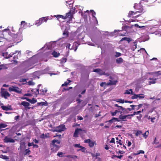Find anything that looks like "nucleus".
Segmentation results:
<instances>
[{
    "mask_svg": "<svg viewBox=\"0 0 161 161\" xmlns=\"http://www.w3.org/2000/svg\"><path fill=\"white\" fill-rule=\"evenodd\" d=\"M60 141L57 139H55L52 141L50 143L51 150L53 153H56L60 148Z\"/></svg>",
    "mask_w": 161,
    "mask_h": 161,
    "instance_id": "1",
    "label": "nucleus"
},
{
    "mask_svg": "<svg viewBox=\"0 0 161 161\" xmlns=\"http://www.w3.org/2000/svg\"><path fill=\"white\" fill-rule=\"evenodd\" d=\"M74 10L72 12H71V10H70L66 14L65 16H64L62 15H54L57 19H58L60 18H62L63 19H65L68 18L69 19V20H72L73 17V14H74Z\"/></svg>",
    "mask_w": 161,
    "mask_h": 161,
    "instance_id": "2",
    "label": "nucleus"
},
{
    "mask_svg": "<svg viewBox=\"0 0 161 161\" xmlns=\"http://www.w3.org/2000/svg\"><path fill=\"white\" fill-rule=\"evenodd\" d=\"M41 86V84H39L38 85V88L36 89V92H35V95H37L39 94L41 95H45V93L47 92V90L46 88L40 89V87Z\"/></svg>",
    "mask_w": 161,
    "mask_h": 161,
    "instance_id": "3",
    "label": "nucleus"
},
{
    "mask_svg": "<svg viewBox=\"0 0 161 161\" xmlns=\"http://www.w3.org/2000/svg\"><path fill=\"white\" fill-rule=\"evenodd\" d=\"M0 95L2 97H4L5 99H7V97L10 96V94L6 89L3 88L1 89Z\"/></svg>",
    "mask_w": 161,
    "mask_h": 161,
    "instance_id": "4",
    "label": "nucleus"
},
{
    "mask_svg": "<svg viewBox=\"0 0 161 161\" xmlns=\"http://www.w3.org/2000/svg\"><path fill=\"white\" fill-rule=\"evenodd\" d=\"M66 129L65 125H61L55 127V129L53 130V132H61L64 131Z\"/></svg>",
    "mask_w": 161,
    "mask_h": 161,
    "instance_id": "5",
    "label": "nucleus"
},
{
    "mask_svg": "<svg viewBox=\"0 0 161 161\" xmlns=\"http://www.w3.org/2000/svg\"><path fill=\"white\" fill-rule=\"evenodd\" d=\"M134 7L135 9L137 10L136 11L137 13L142 12L143 11V7L141 3H135Z\"/></svg>",
    "mask_w": 161,
    "mask_h": 161,
    "instance_id": "6",
    "label": "nucleus"
},
{
    "mask_svg": "<svg viewBox=\"0 0 161 161\" xmlns=\"http://www.w3.org/2000/svg\"><path fill=\"white\" fill-rule=\"evenodd\" d=\"M8 90L10 92H14L19 94H20L22 92V89L21 88L13 86L10 87L8 89Z\"/></svg>",
    "mask_w": 161,
    "mask_h": 161,
    "instance_id": "7",
    "label": "nucleus"
},
{
    "mask_svg": "<svg viewBox=\"0 0 161 161\" xmlns=\"http://www.w3.org/2000/svg\"><path fill=\"white\" fill-rule=\"evenodd\" d=\"M20 105L24 106L26 110L29 109L31 108L30 107H29L30 105V104L26 101H23L20 104Z\"/></svg>",
    "mask_w": 161,
    "mask_h": 161,
    "instance_id": "8",
    "label": "nucleus"
},
{
    "mask_svg": "<svg viewBox=\"0 0 161 161\" xmlns=\"http://www.w3.org/2000/svg\"><path fill=\"white\" fill-rule=\"evenodd\" d=\"M4 142L6 143L11 142L14 143L15 142L14 140L9 137L7 136H6L4 139Z\"/></svg>",
    "mask_w": 161,
    "mask_h": 161,
    "instance_id": "9",
    "label": "nucleus"
},
{
    "mask_svg": "<svg viewBox=\"0 0 161 161\" xmlns=\"http://www.w3.org/2000/svg\"><path fill=\"white\" fill-rule=\"evenodd\" d=\"M49 19L48 17H43L40 19V24H42L44 22H46L47 20Z\"/></svg>",
    "mask_w": 161,
    "mask_h": 161,
    "instance_id": "10",
    "label": "nucleus"
},
{
    "mask_svg": "<svg viewBox=\"0 0 161 161\" xmlns=\"http://www.w3.org/2000/svg\"><path fill=\"white\" fill-rule=\"evenodd\" d=\"M103 71L102 70L99 68L96 69H94L93 70V72L97 73L100 75H102Z\"/></svg>",
    "mask_w": 161,
    "mask_h": 161,
    "instance_id": "11",
    "label": "nucleus"
},
{
    "mask_svg": "<svg viewBox=\"0 0 161 161\" xmlns=\"http://www.w3.org/2000/svg\"><path fill=\"white\" fill-rule=\"evenodd\" d=\"M80 131H82V133H86V131L85 130H82L81 129L78 128H77L75 129V133L78 134L80 132Z\"/></svg>",
    "mask_w": 161,
    "mask_h": 161,
    "instance_id": "12",
    "label": "nucleus"
},
{
    "mask_svg": "<svg viewBox=\"0 0 161 161\" xmlns=\"http://www.w3.org/2000/svg\"><path fill=\"white\" fill-rule=\"evenodd\" d=\"M1 108L3 110L5 111H8L12 109V108H11V106H6L4 105H2L1 106Z\"/></svg>",
    "mask_w": 161,
    "mask_h": 161,
    "instance_id": "13",
    "label": "nucleus"
},
{
    "mask_svg": "<svg viewBox=\"0 0 161 161\" xmlns=\"http://www.w3.org/2000/svg\"><path fill=\"white\" fill-rule=\"evenodd\" d=\"M149 79L150 80V81H149V84L150 85L151 84H155L156 83V78H149Z\"/></svg>",
    "mask_w": 161,
    "mask_h": 161,
    "instance_id": "14",
    "label": "nucleus"
},
{
    "mask_svg": "<svg viewBox=\"0 0 161 161\" xmlns=\"http://www.w3.org/2000/svg\"><path fill=\"white\" fill-rule=\"evenodd\" d=\"M118 82L117 80H110V82L107 83V86L109 85H115L117 82Z\"/></svg>",
    "mask_w": 161,
    "mask_h": 161,
    "instance_id": "15",
    "label": "nucleus"
},
{
    "mask_svg": "<svg viewBox=\"0 0 161 161\" xmlns=\"http://www.w3.org/2000/svg\"><path fill=\"white\" fill-rule=\"evenodd\" d=\"M137 12H134L133 11H130L128 14V17H132L133 16V15L136 14Z\"/></svg>",
    "mask_w": 161,
    "mask_h": 161,
    "instance_id": "16",
    "label": "nucleus"
},
{
    "mask_svg": "<svg viewBox=\"0 0 161 161\" xmlns=\"http://www.w3.org/2000/svg\"><path fill=\"white\" fill-rule=\"evenodd\" d=\"M40 137L42 139H45L46 138H47L49 137V136L48 134L47 135V134H45L44 133H42L40 135Z\"/></svg>",
    "mask_w": 161,
    "mask_h": 161,
    "instance_id": "17",
    "label": "nucleus"
},
{
    "mask_svg": "<svg viewBox=\"0 0 161 161\" xmlns=\"http://www.w3.org/2000/svg\"><path fill=\"white\" fill-rule=\"evenodd\" d=\"M52 55L55 58L58 57L60 55L59 53H58L55 51H54L52 53Z\"/></svg>",
    "mask_w": 161,
    "mask_h": 161,
    "instance_id": "18",
    "label": "nucleus"
},
{
    "mask_svg": "<svg viewBox=\"0 0 161 161\" xmlns=\"http://www.w3.org/2000/svg\"><path fill=\"white\" fill-rule=\"evenodd\" d=\"M129 116V115H125L124 116L122 115V114H121L120 115H119V118L121 120H123L124 121L126 120H124V119H126L127 117Z\"/></svg>",
    "mask_w": 161,
    "mask_h": 161,
    "instance_id": "19",
    "label": "nucleus"
},
{
    "mask_svg": "<svg viewBox=\"0 0 161 161\" xmlns=\"http://www.w3.org/2000/svg\"><path fill=\"white\" fill-rule=\"evenodd\" d=\"M70 44L69 43H68L66 46V48H68L69 49H70V50L72 49H74V50L75 51L76 50L77 48V46H75V48L74 49V48H70Z\"/></svg>",
    "mask_w": 161,
    "mask_h": 161,
    "instance_id": "20",
    "label": "nucleus"
},
{
    "mask_svg": "<svg viewBox=\"0 0 161 161\" xmlns=\"http://www.w3.org/2000/svg\"><path fill=\"white\" fill-rule=\"evenodd\" d=\"M116 62L117 64H121L123 62V60L122 58H119L116 59Z\"/></svg>",
    "mask_w": 161,
    "mask_h": 161,
    "instance_id": "21",
    "label": "nucleus"
},
{
    "mask_svg": "<svg viewBox=\"0 0 161 161\" xmlns=\"http://www.w3.org/2000/svg\"><path fill=\"white\" fill-rule=\"evenodd\" d=\"M37 104L38 106H43V105H44V106H46L47 105V102H40V103H37Z\"/></svg>",
    "mask_w": 161,
    "mask_h": 161,
    "instance_id": "22",
    "label": "nucleus"
},
{
    "mask_svg": "<svg viewBox=\"0 0 161 161\" xmlns=\"http://www.w3.org/2000/svg\"><path fill=\"white\" fill-rule=\"evenodd\" d=\"M29 149L30 148H28V149L25 150V153H24V156L30 154L31 151L29 150Z\"/></svg>",
    "mask_w": 161,
    "mask_h": 161,
    "instance_id": "23",
    "label": "nucleus"
},
{
    "mask_svg": "<svg viewBox=\"0 0 161 161\" xmlns=\"http://www.w3.org/2000/svg\"><path fill=\"white\" fill-rule=\"evenodd\" d=\"M124 40L127 41L129 42H130L131 41L130 38H128L127 37H124L122 38V39L120 40V41H122Z\"/></svg>",
    "mask_w": 161,
    "mask_h": 161,
    "instance_id": "24",
    "label": "nucleus"
},
{
    "mask_svg": "<svg viewBox=\"0 0 161 161\" xmlns=\"http://www.w3.org/2000/svg\"><path fill=\"white\" fill-rule=\"evenodd\" d=\"M116 102H119L121 103H125V101L124 99H123L121 98L117 99L115 100Z\"/></svg>",
    "mask_w": 161,
    "mask_h": 161,
    "instance_id": "25",
    "label": "nucleus"
},
{
    "mask_svg": "<svg viewBox=\"0 0 161 161\" xmlns=\"http://www.w3.org/2000/svg\"><path fill=\"white\" fill-rule=\"evenodd\" d=\"M142 130H137L135 134V136H138L139 135L141 134H142Z\"/></svg>",
    "mask_w": 161,
    "mask_h": 161,
    "instance_id": "26",
    "label": "nucleus"
},
{
    "mask_svg": "<svg viewBox=\"0 0 161 161\" xmlns=\"http://www.w3.org/2000/svg\"><path fill=\"white\" fill-rule=\"evenodd\" d=\"M118 112L120 113V114H121L122 113V112L121 111H118L117 110H115L114 112L111 113V114L112 116H114L116 115V114Z\"/></svg>",
    "mask_w": 161,
    "mask_h": 161,
    "instance_id": "27",
    "label": "nucleus"
},
{
    "mask_svg": "<svg viewBox=\"0 0 161 161\" xmlns=\"http://www.w3.org/2000/svg\"><path fill=\"white\" fill-rule=\"evenodd\" d=\"M149 74H154L155 75H157V76H158L159 75H161V72L160 71H158L156 72H155L153 73H150Z\"/></svg>",
    "mask_w": 161,
    "mask_h": 161,
    "instance_id": "28",
    "label": "nucleus"
},
{
    "mask_svg": "<svg viewBox=\"0 0 161 161\" xmlns=\"http://www.w3.org/2000/svg\"><path fill=\"white\" fill-rule=\"evenodd\" d=\"M95 142L91 141L90 143L89 144V147H92L94 146Z\"/></svg>",
    "mask_w": 161,
    "mask_h": 161,
    "instance_id": "29",
    "label": "nucleus"
},
{
    "mask_svg": "<svg viewBox=\"0 0 161 161\" xmlns=\"http://www.w3.org/2000/svg\"><path fill=\"white\" fill-rule=\"evenodd\" d=\"M0 157L3 159L7 160L9 159V158L7 156L1 155H0Z\"/></svg>",
    "mask_w": 161,
    "mask_h": 161,
    "instance_id": "30",
    "label": "nucleus"
},
{
    "mask_svg": "<svg viewBox=\"0 0 161 161\" xmlns=\"http://www.w3.org/2000/svg\"><path fill=\"white\" fill-rule=\"evenodd\" d=\"M138 97L137 98H139V99H142L144 98L145 97V96L143 94H137Z\"/></svg>",
    "mask_w": 161,
    "mask_h": 161,
    "instance_id": "31",
    "label": "nucleus"
},
{
    "mask_svg": "<svg viewBox=\"0 0 161 161\" xmlns=\"http://www.w3.org/2000/svg\"><path fill=\"white\" fill-rule=\"evenodd\" d=\"M36 102L37 100L33 98L32 99H31L30 103L32 104H34L36 103Z\"/></svg>",
    "mask_w": 161,
    "mask_h": 161,
    "instance_id": "32",
    "label": "nucleus"
},
{
    "mask_svg": "<svg viewBox=\"0 0 161 161\" xmlns=\"http://www.w3.org/2000/svg\"><path fill=\"white\" fill-rule=\"evenodd\" d=\"M148 133L149 132L148 131H147L145 133L142 134L143 135V136L146 139L147 138L148 136Z\"/></svg>",
    "mask_w": 161,
    "mask_h": 161,
    "instance_id": "33",
    "label": "nucleus"
},
{
    "mask_svg": "<svg viewBox=\"0 0 161 161\" xmlns=\"http://www.w3.org/2000/svg\"><path fill=\"white\" fill-rule=\"evenodd\" d=\"M100 85L101 86H103L104 87L108 86L107 83H106L105 82H102L100 84Z\"/></svg>",
    "mask_w": 161,
    "mask_h": 161,
    "instance_id": "34",
    "label": "nucleus"
},
{
    "mask_svg": "<svg viewBox=\"0 0 161 161\" xmlns=\"http://www.w3.org/2000/svg\"><path fill=\"white\" fill-rule=\"evenodd\" d=\"M130 91L131 92V94H132V93L133 92H132V89H130V90L129 91V90H126L125 92V94H130Z\"/></svg>",
    "mask_w": 161,
    "mask_h": 161,
    "instance_id": "35",
    "label": "nucleus"
},
{
    "mask_svg": "<svg viewBox=\"0 0 161 161\" xmlns=\"http://www.w3.org/2000/svg\"><path fill=\"white\" fill-rule=\"evenodd\" d=\"M92 155L93 157H96V158L97 156H99L100 155V154L99 153H96V154H93V153H92Z\"/></svg>",
    "mask_w": 161,
    "mask_h": 161,
    "instance_id": "36",
    "label": "nucleus"
},
{
    "mask_svg": "<svg viewBox=\"0 0 161 161\" xmlns=\"http://www.w3.org/2000/svg\"><path fill=\"white\" fill-rule=\"evenodd\" d=\"M124 110H125V108L121 106H120L119 108H118V111H121L122 112V111Z\"/></svg>",
    "mask_w": 161,
    "mask_h": 161,
    "instance_id": "37",
    "label": "nucleus"
},
{
    "mask_svg": "<svg viewBox=\"0 0 161 161\" xmlns=\"http://www.w3.org/2000/svg\"><path fill=\"white\" fill-rule=\"evenodd\" d=\"M17 52H18V51H16L15 52V53H13L11 54V53L10 54L8 55V57H6V58H10L12 57V55H14V54H16Z\"/></svg>",
    "mask_w": 161,
    "mask_h": 161,
    "instance_id": "38",
    "label": "nucleus"
},
{
    "mask_svg": "<svg viewBox=\"0 0 161 161\" xmlns=\"http://www.w3.org/2000/svg\"><path fill=\"white\" fill-rule=\"evenodd\" d=\"M63 154V153L61 152H58L57 154V155L59 157H62L63 156H62V155Z\"/></svg>",
    "mask_w": 161,
    "mask_h": 161,
    "instance_id": "39",
    "label": "nucleus"
},
{
    "mask_svg": "<svg viewBox=\"0 0 161 161\" xmlns=\"http://www.w3.org/2000/svg\"><path fill=\"white\" fill-rule=\"evenodd\" d=\"M109 122L110 123L112 124L113 122H114L115 121L114 119V117H113L111 119L108 120L107 121H106V122Z\"/></svg>",
    "mask_w": 161,
    "mask_h": 161,
    "instance_id": "40",
    "label": "nucleus"
},
{
    "mask_svg": "<svg viewBox=\"0 0 161 161\" xmlns=\"http://www.w3.org/2000/svg\"><path fill=\"white\" fill-rule=\"evenodd\" d=\"M18 55H14V57H13V59H14V62H17V61H16V60L18 59Z\"/></svg>",
    "mask_w": 161,
    "mask_h": 161,
    "instance_id": "41",
    "label": "nucleus"
},
{
    "mask_svg": "<svg viewBox=\"0 0 161 161\" xmlns=\"http://www.w3.org/2000/svg\"><path fill=\"white\" fill-rule=\"evenodd\" d=\"M66 156L68 158H73L74 157H75V158H77V156L76 155L72 156L71 155H68Z\"/></svg>",
    "mask_w": 161,
    "mask_h": 161,
    "instance_id": "42",
    "label": "nucleus"
},
{
    "mask_svg": "<svg viewBox=\"0 0 161 161\" xmlns=\"http://www.w3.org/2000/svg\"><path fill=\"white\" fill-rule=\"evenodd\" d=\"M90 11L92 13V17H95V15H96L95 12V11H94L93 10H90Z\"/></svg>",
    "mask_w": 161,
    "mask_h": 161,
    "instance_id": "43",
    "label": "nucleus"
},
{
    "mask_svg": "<svg viewBox=\"0 0 161 161\" xmlns=\"http://www.w3.org/2000/svg\"><path fill=\"white\" fill-rule=\"evenodd\" d=\"M138 95L137 94H134L133 96H132L131 98L132 99H136L137 98Z\"/></svg>",
    "mask_w": 161,
    "mask_h": 161,
    "instance_id": "44",
    "label": "nucleus"
},
{
    "mask_svg": "<svg viewBox=\"0 0 161 161\" xmlns=\"http://www.w3.org/2000/svg\"><path fill=\"white\" fill-rule=\"evenodd\" d=\"M121 55V53H120L119 52H116V54L115 55V57H118Z\"/></svg>",
    "mask_w": 161,
    "mask_h": 161,
    "instance_id": "45",
    "label": "nucleus"
},
{
    "mask_svg": "<svg viewBox=\"0 0 161 161\" xmlns=\"http://www.w3.org/2000/svg\"><path fill=\"white\" fill-rule=\"evenodd\" d=\"M41 24H40V19L38 20H37L36 21V25L37 26H39Z\"/></svg>",
    "mask_w": 161,
    "mask_h": 161,
    "instance_id": "46",
    "label": "nucleus"
},
{
    "mask_svg": "<svg viewBox=\"0 0 161 161\" xmlns=\"http://www.w3.org/2000/svg\"><path fill=\"white\" fill-rule=\"evenodd\" d=\"M20 149H21V147L22 146H25H25V142H22L20 143Z\"/></svg>",
    "mask_w": 161,
    "mask_h": 161,
    "instance_id": "47",
    "label": "nucleus"
},
{
    "mask_svg": "<svg viewBox=\"0 0 161 161\" xmlns=\"http://www.w3.org/2000/svg\"><path fill=\"white\" fill-rule=\"evenodd\" d=\"M105 75L107 76H108L110 74L108 73H105V72H103V71L102 75Z\"/></svg>",
    "mask_w": 161,
    "mask_h": 161,
    "instance_id": "48",
    "label": "nucleus"
},
{
    "mask_svg": "<svg viewBox=\"0 0 161 161\" xmlns=\"http://www.w3.org/2000/svg\"><path fill=\"white\" fill-rule=\"evenodd\" d=\"M139 153H136V155H138V154H140V153L144 154V151H143V150H140L139 151Z\"/></svg>",
    "mask_w": 161,
    "mask_h": 161,
    "instance_id": "49",
    "label": "nucleus"
},
{
    "mask_svg": "<svg viewBox=\"0 0 161 161\" xmlns=\"http://www.w3.org/2000/svg\"><path fill=\"white\" fill-rule=\"evenodd\" d=\"M74 147H75L80 148L81 147H82V146H80V144H75L74 145Z\"/></svg>",
    "mask_w": 161,
    "mask_h": 161,
    "instance_id": "50",
    "label": "nucleus"
},
{
    "mask_svg": "<svg viewBox=\"0 0 161 161\" xmlns=\"http://www.w3.org/2000/svg\"><path fill=\"white\" fill-rule=\"evenodd\" d=\"M63 35H68V32L67 31L65 30L64 31L63 33Z\"/></svg>",
    "mask_w": 161,
    "mask_h": 161,
    "instance_id": "51",
    "label": "nucleus"
},
{
    "mask_svg": "<svg viewBox=\"0 0 161 161\" xmlns=\"http://www.w3.org/2000/svg\"><path fill=\"white\" fill-rule=\"evenodd\" d=\"M80 148L81 149L79 150V151L81 150L82 152H85V151L86 150V148L85 147L82 146Z\"/></svg>",
    "mask_w": 161,
    "mask_h": 161,
    "instance_id": "52",
    "label": "nucleus"
},
{
    "mask_svg": "<svg viewBox=\"0 0 161 161\" xmlns=\"http://www.w3.org/2000/svg\"><path fill=\"white\" fill-rule=\"evenodd\" d=\"M34 83L32 81H30L28 82V84L29 85H34Z\"/></svg>",
    "mask_w": 161,
    "mask_h": 161,
    "instance_id": "53",
    "label": "nucleus"
},
{
    "mask_svg": "<svg viewBox=\"0 0 161 161\" xmlns=\"http://www.w3.org/2000/svg\"><path fill=\"white\" fill-rule=\"evenodd\" d=\"M153 144H158L159 143V142H156V137L155 138L154 141L153 142Z\"/></svg>",
    "mask_w": 161,
    "mask_h": 161,
    "instance_id": "54",
    "label": "nucleus"
},
{
    "mask_svg": "<svg viewBox=\"0 0 161 161\" xmlns=\"http://www.w3.org/2000/svg\"><path fill=\"white\" fill-rule=\"evenodd\" d=\"M67 58H63L61 60V61L62 63H65L66 62Z\"/></svg>",
    "mask_w": 161,
    "mask_h": 161,
    "instance_id": "55",
    "label": "nucleus"
},
{
    "mask_svg": "<svg viewBox=\"0 0 161 161\" xmlns=\"http://www.w3.org/2000/svg\"><path fill=\"white\" fill-rule=\"evenodd\" d=\"M90 141H91V140L90 139H87L86 140L84 141V142L85 143H87L89 144Z\"/></svg>",
    "mask_w": 161,
    "mask_h": 161,
    "instance_id": "56",
    "label": "nucleus"
},
{
    "mask_svg": "<svg viewBox=\"0 0 161 161\" xmlns=\"http://www.w3.org/2000/svg\"><path fill=\"white\" fill-rule=\"evenodd\" d=\"M3 56L4 57H5V58H6V57H8V54L7 52H6L5 53H3Z\"/></svg>",
    "mask_w": 161,
    "mask_h": 161,
    "instance_id": "57",
    "label": "nucleus"
},
{
    "mask_svg": "<svg viewBox=\"0 0 161 161\" xmlns=\"http://www.w3.org/2000/svg\"><path fill=\"white\" fill-rule=\"evenodd\" d=\"M68 84H69V83H67L66 82H65L64 84H62V86H67V85Z\"/></svg>",
    "mask_w": 161,
    "mask_h": 161,
    "instance_id": "58",
    "label": "nucleus"
},
{
    "mask_svg": "<svg viewBox=\"0 0 161 161\" xmlns=\"http://www.w3.org/2000/svg\"><path fill=\"white\" fill-rule=\"evenodd\" d=\"M142 104H140L139 105L137 106H138V107L136 108V110H137L139 109L142 106Z\"/></svg>",
    "mask_w": 161,
    "mask_h": 161,
    "instance_id": "59",
    "label": "nucleus"
},
{
    "mask_svg": "<svg viewBox=\"0 0 161 161\" xmlns=\"http://www.w3.org/2000/svg\"><path fill=\"white\" fill-rule=\"evenodd\" d=\"M77 119L78 120H82L83 119V118L80 116H78Z\"/></svg>",
    "mask_w": 161,
    "mask_h": 161,
    "instance_id": "60",
    "label": "nucleus"
},
{
    "mask_svg": "<svg viewBox=\"0 0 161 161\" xmlns=\"http://www.w3.org/2000/svg\"><path fill=\"white\" fill-rule=\"evenodd\" d=\"M123 113L124 114H128L129 113V112L127 111V109H125L124 111H123Z\"/></svg>",
    "mask_w": 161,
    "mask_h": 161,
    "instance_id": "61",
    "label": "nucleus"
},
{
    "mask_svg": "<svg viewBox=\"0 0 161 161\" xmlns=\"http://www.w3.org/2000/svg\"><path fill=\"white\" fill-rule=\"evenodd\" d=\"M110 143H115V140L114 138H113L111 139V141L110 142Z\"/></svg>",
    "mask_w": 161,
    "mask_h": 161,
    "instance_id": "62",
    "label": "nucleus"
},
{
    "mask_svg": "<svg viewBox=\"0 0 161 161\" xmlns=\"http://www.w3.org/2000/svg\"><path fill=\"white\" fill-rule=\"evenodd\" d=\"M34 145V143L33 142L31 143H28V147H31L32 146H33Z\"/></svg>",
    "mask_w": 161,
    "mask_h": 161,
    "instance_id": "63",
    "label": "nucleus"
},
{
    "mask_svg": "<svg viewBox=\"0 0 161 161\" xmlns=\"http://www.w3.org/2000/svg\"><path fill=\"white\" fill-rule=\"evenodd\" d=\"M19 118V115H17L15 117L14 119L16 121H17Z\"/></svg>",
    "mask_w": 161,
    "mask_h": 161,
    "instance_id": "64",
    "label": "nucleus"
}]
</instances>
